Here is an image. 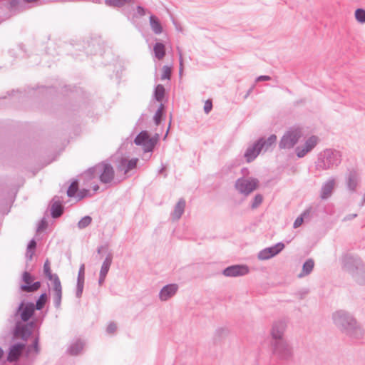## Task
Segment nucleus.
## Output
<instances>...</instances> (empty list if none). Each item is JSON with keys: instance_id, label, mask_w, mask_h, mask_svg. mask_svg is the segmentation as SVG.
Listing matches in <instances>:
<instances>
[{"instance_id": "obj_1", "label": "nucleus", "mask_w": 365, "mask_h": 365, "mask_svg": "<svg viewBox=\"0 0 365 365\" xmlns=\"http://www.w3.org/2000/svg\"><path fill=\"white\" fill-rule=\"evenodd\" d=\"M341 264L342 268L352 276L356 283L365 284V264L359 257L346 254L342 257Z\"/></svg>"}, {"instance_id": "obj_2", "label": "nucleus", "mask_w": 365, "mask_h": 365, "mask_svg": "<svg viewBox=\"0 0 365 365\" xmlns=\"http://www.w3.org/2000/svg\"><path fill=\"white\" fill-rule=\"evenodd\" d=\"M341 153L332 148H326L317 155L314 163L315 168L319 171H324L336 168L341 163Z\"/></svg>"}, {"instance_id": "obj_3", "label": "nucleus", "mask_w": 365, "mask_h": 365, "mask_svg": "<svg viewBox=\"0 0 365 365\" xmlns=\"http://www.w3.org/2000/svg\"><path fill=\"white\" fill-rule=\"evenodd\" d=\"M83 175L88 180L98 177L101 182L108 184L113 180L115 172L113 166L110 163L102 162L88 168L84 172Z\"/></svg>"}, {"instance_id": "obj_4", "label": "nucleus", "mask_w": 365, "mask_h": 365, "mask_svg": "<svg viewBox=\"0 0 365 365\" xmlns=\"http://www.w3.org/2000/svg\"><path fill=\"white\" fill-rule=\"evenodd\" d=\"M277 135L274 134L270 135L267 139L264 138H259L254 143L249 145L245 153L244 158L247 163L252 162L260 153L261 151L264 152L269 150L272 145L276 143Z\"/></svg>"}, {"instance_id": "obj_5", "label": "nucleus", "mask_w": 365, "mask_h": 365, "mask_svg": "<svg viewBox=\"0 0 365 365\" xmlns=\"http://www.w3.org/2000/svg\"><path fill=\"white\" fill-rule=\"evenodd\" d=\"M272 354L279 360L289 362L293 359V349L286 340L270 341Z\"/></svg>"}, {"instance_id": "obj_6", "label": "nucleus", "mask_w": 365, "mask_h": 365, "mask_svg": "<svg viewBox=\"0 0 365 365\" xmlns=\"http://www.w3.org/2000/svg\"><path fill=\"white\" fill-rule=\"evenodd\" d=\"M301 136V129L297 128H290L281 138L279 143V148L280 149L293 148L299 142Z\"/></svg>"}, {"instance_id": "obj_7", "label": "nucleus", "mask_w": 365, "mask_h": 365, "mask_svg": "<svg viewBox=\"0 0 365 365\" xmlns=\"http://www.w3.org/2000/svg\"><path fill=\"white\" fill-rule=\"evenodd\" d=\"M334 324L344 333L355 323V319L348 312L344 310H339L332 314Z\"/></svg>"}, {"instance_id": "obj_8", "label": "nucleus", "mask_w": 365, "mask_h": 365, "mask_svg": "<svg viewBox=\"0 0 365 365\" xmlns=\"http://www.w3.org/2000/svg\"><path fill=\"white\" fill-rule=\"evenodd\" d=\"M259 180L255 178H238L235 184L236 190L245 196L249 195L257 187Z\"/></svg>"}, {"instance_id": "obj_9", "label": "nucleus", "mask_w": 365, "mask_h": 365, "mask_svg": "<svg viewBox=\"0 0 365 365\" xmlns=\"http://www.w3.org/2000/svg\"><path fill=\"white\" fill-rule=\"evenodd\" d=\"M158 140V135L150 138L146 130L141 131L135 138L134 143L137 145H142L145 152H152Z\"/></svg>"}, {"instance_id": "obj_10", "label": "nucleus", "mask_w": 365, "mask_h": 365, "mask_svg": "<svg viewBox=\"0 0 365 365\" xmlns=\"http://www.w3.org/2000/svg\"><path fill=\"white\" fill-rule=\"evenodd\" d=\"M319 143V138L317 135H311L304 143L295 148L296 155L299 158H304L307 153H310Z\"/></svg>"}, {"instance_id": "obj_11", "label": "nucleus", "mask_w": 365, "mask_h": 365, "mask_svg": "<svg viewBox=\"0 0 365 365\" xmlns=\"http://www.w3.org/2000/svg\"><path fill=\"white\" fill-rule=\"evenodd\" d=\"M34 304L32 302H24L22 301L18 306L14 316L19 317L22 322H28L35 312Z\"/></svg>"}, {"instance_id": "obj_12", "label": "nucleus", "mask_w": 365, "mask_h": 365, "mask_svg": "<svg viewBox=\"0 0 365 365\" xmlns=\"http://www.w3.org/2000/svg\"><path fill=\"white\" fill-rule=\"evenodd\" d=\"M22 281L24 284H21L20 289L22 292H34L39 289L41 287V282L37 281L33 282L34 277L29 272L25 271L22 274Z\"/></svg>"}, {"instance_id": "obj_13", "label": "nucleus", "mask_w": 365, "mask_h": 365, "mask_svg": "<svg viewBox=\"0 0 365 365\" xmlns=\"http://www.w3.org/2000/svg\"><path fill=\"white\" fill-rule=\"evenodd\" d=\"M284 248V244L279 242L273 246L266 247L260 250L257 254V257L259 260H267L276 256L281 252Z\"/></svg>"}, {"instance_id": "obj_14", "label": "nucleus", "mask_w": 365, "mask_h": 365, "mask_svg": "<svg viewBox=\"0 0 365 365\" xmlns=\"http://www.w3.org/2000/svg\"><path fill=\"white\" fill-rule=\"evenodd\" d=\"M287 329V322L284 320L280 319L273 323L271 329L272 339L270 341H278L281 340H286L284 337V332Z\"/></svg>"}, {"instance_id": "obj_15", "label": "nucleus", "mask_w": 365, "mask_h": 365, "mask_svg": "<svg viewBox=\"0 0 365 365\" xmlns=\"http://www.w3.org/2000/svg\"><path fill=\"white\" fill-rule=\"evenodd\" d=\"M346 185L350 192H355L361 182V177L355 169L348 170L345 177Z\"/></svg>"}, {"instance_id": "obj_16", "label": "nucleus", "mask_w": 365, "mask_h": 365, "mask_svg": "<svg viewBox=\"0 0 365 365\" xmlns=\"http://www.w3.org/2000/svg\"><path fill=\"white\" fill-rule=\"evenodd\" d=\"M26 356L27 357H31V360L29 361H26L25 363L21 364V365H26L27 363H31V365L33 364V362L37 355L39 354L41 351V348L39 346V334H36L34 340L32 341V344L30 345L26 346Z\"/></svg>"}, {"instance_id": "obj_17", "label": "nucleus", "mask_w": 365, "mask_h": 365, "mask_svg": "<svg viewBox=\"0 0 365 365\" xmlns=\"http://www.w3.org/2000/svg\"><path fill=\"white\" fill-rule=\"evenodd\" d=\"M249 271V267L247 265L235 264L225 268L222 271V274L226 277H235L246 275Z\"/></svg>"}, {"instance_id": "obj_18", "label": "nucleus", "mask_w": 365, "mask_h": 365, "mask_svg": "<svg viewBox=\"0 0 365 365\" xmlns=\"http://www.w3.org/2000/svg\"><path fill=\"white\" fill-rule=\"evenodd\" d=\"M27 327L24 326L21 322H16L14 330V337L21 339L24 341V343H26L32 334L31 330H29Z\"/></svg>"}, {"instance_id": "obj_19", "label": "nucleus", "mask_w": 365, "mask_h": 365, "mask_svg": "<svg viewBox=\"0 0 365 365\" xmlns=\"http://www.w3.org/2000/svg\"><path fill=\"white\" fill-rule=\"evenodd\" d=\"M25 348L26 343H16L11 345L8 353L7 361L11 363L17 361Z\"/></svg>"}, {"instance_id": "obj_20", "label": "nucleus", "mask_w": 365, "mask_h": 365, "mask_svg": "<svg viewBox=\"0 0 365 365\" xmlns=\"http://www.w3.org/2000/svg\"><path fill=\"white\" fill-rule=\"evenodd\" d=\"M138 159L136 158L128 160L125 158H123L118 165V170L123 172L125 175H130L129 173L133 170L136 168Z\"/></svg>"}, {"instance_id": "obj_21", "label": "nucleus", "mask_w": 365, "mask_h": 365, "mask_svg": "<svg viewBox=\"0 0 365 365\" xmlns=\"http://www.w3.org/2000/svg\"><path fill=\"white\" fill-rule=\"evenodd\" d=\"M178 290V285L176 284H169L164 286L159 292V299L161 301H167L175 295Z\"/></svg>"}, {"instance_id": "obj_22", "label": "nucleus", "mask_w": 365, "mask_h": 365, "mask_svg": "<svg viewBox=\"0 0 365 365\" xmlns=\"http://www.w3.org/2000/svg\"><path fill=\"white\" fill-rule=\"evenodd\" d=\"M113 255L111 253H108L102 263L98 279V284L101 286L106 279L107 274L110 269V267L112 264Z\"/></svg>"}, {"instance_id": "obj_23", "label": "nucleus", "mask_w": 365, "mask_h": 365, "mask_svg": "<svg viewBox=\"0 0 365 365\" xmlns=\"http://www.w3.org/2000/svg\"><path fill=\"white\" fill-rule=\"evenodd\" d=\"M344 334L353 340H359L363 339L364 336V331L359 324H357L356 321H355L354 324L353 326H350Z\"/></svg>"}, {"instance_id": "obj_24", "label": "nucleus", "mask_w": 365, "mask_h": 365, "mask_svg": "<svg viewBox=\"0 0 365 365\" xmlns=\"http://www.w3.org/2000/svg\"><path fill=\"white\" fill-rule=\"evenodd\" d=\"M334 185L335 179L333 177H331L322 185L320 192V197L323 200L329 198L332 193Z\"/></svg>"}, {"instance_id": "obj_25", "label": "nucleus", "mask_w": 365, "mask_h": 365, "mask_svg": "<svg viewBox=\"0 0 365 365\" xmlns=\"http://www.w3.org/2000/svg\"><path fill=\"white\" fill-rule=\"evenodd\" d=\"M186 202L183 198H180L174 207V210L171 213L173 220H179L184 213Z\"/></svg>"}, {"instance_id": "obj_26", "label": "nucleus", "mask_w": 365, "mask_h": 365, "mask_svg": "<svg viewBox=\"0 0 365 365\" xmlns=\"http://www.w3.org/2000/svg\"><path fill=\"white\" fill-rule=\"evenodd\" d=\"M53 305L56 309L60 308L62 299V287L61 283L58 282L53 284Z\"/></svg>"}, {"instance_id": "obj_27", "label": "nucleus", "mask_w": 365, "mask_h": 365, "mask_svg": "<svg viewBox=\"0 0 365 365\" xmlns=\"http://www.w3.org/2000/svg\"><path fill=\"white\" fill-rule=\"evenodd\" d=\"M84 346V342L81 339H76L71 342V345L67 349V352L72 355L76 356L81 353Z\"/></svg>"}, {"instance_id": "obj_28", "label": "nucleus", "mask_w": 365, "mask_h": 365, "mask_svg": "<svg viewBox=\"0 0 365 365\" xmlns=\"http://www.w3.org/2000/svg\"><path fill=\"white\" fill-rule=\"evenodd\" d=\"M25 3H36V6L41 5L44 4L42 0H10L9 1V8L11 9H18L19 10L24 6Z\"/></svg>"}, {"instance_id": "obj_29", "label": "nucleus", "mask_w": 365, "mask_h": 365, "mask_svg": "<svg viewBox=\"0 0 365 365\" xmlns=\"http://www.w3.org/2000/svg\"><path fill=\"white\" fill-rule=\"evenodd\" d=\"M314 267V262L312 259L309 258L305 261L302 265V269L298 274V278H303L305 276L309 275L313 271Z\"/></svg>"}, {"instance_id": "obj_30", "label": "nucleus", "mask_w": 365, "mask_h": 365, "mask_svg": "<svg viewBox=\"0 0 365 365\" xmlns=\"http://www.w3.org/2000/svg\"><path fill=\"white\" fill-rule=\"evenodd\" d=\"M63 212V207L60 201H55L54 198L52 200V205L51 207V215L53 218H58L62 215Z\"/></svg>"}, {"instance_id": "obj_31", "label": "nucleus", "mask_w": 365, "mask_h": 365, "mask_svg": "<svg viewBox=\"0 0 365 365\" xmlns=\"http://www.w3.org/2000/svg\"><path fill=\"white\" fill-rule=\"evenodd\" d=\"M43 272L46 277L50 280L53 282V284L58 282H60V279L56 274H52L51 270L50 262L48 259H46L43 264Z\"/></svg>"}, {"instance_id": "obj_32", "label": "nucleus", "mask_w": 365, "mask_h": 365, "mask_svg": "<svg viewBox=\"0 0 365 365\" xmlns=\"http://www.w3.org/2000/svg\"><path fill=\"white\" fill-rule=\"evenodd\" d=\"M150 25L152 31L155 34H160L163 32V27L159 19L155 16L151 15L150 16Z\"/></svg>"}, {"instance_id": "obj_33", "label": "nucleus", "mask_w": 365, "mask_h": 365, "mask_svg": "<svg viewBox=\"0 0 365 365\" xmlns=\"http://www.w3.org/2000/svg\"><path fill=\"white\" fill-rule=\"evenodd\" d=\"M155 56L158 60H161L165 56V46L163 43L157 42L153 46Z\"/></svg>"}, {"instance_id": "obj_34", "label": "nucleus", "mask_w": 365, "mask_h": 365, "mask_svg": "<svg viewBox=\"0 0 365 365\" xmlns=\"http://www.w3.org/2000/svg\"><path fill=\"white\" fill-rule=\"evenodd\" d=\"M48 300V294L46 292L42 293L36 302V304H34L35 309L41 310L45 306L46 302Z\"/></svg>"}, {"instance_id": "obj_35", "label": "nucleus", "mask_w": 365, "mask_h": 365, "mask_svg": "<svg viewBox=\"0 0 365 365\" xmlns=\"http://www.w3.org/2000/svg\"><path fill=\"white\" fill-rule=\"evenodd\" d=\"M133 0H105L107 6L112 7H122L125 4L131 3Z\"/></svg>"}, {"instance_id": "obj_36", "label": "nucleus", "mask_w": 365, "mask_h": 365, "mask_svg": "<svg viewBox=\"0 0 365 365\" xmlns=\"http://www.w3.org/2000/svg\"><path fill=\"white\" fill-rule=\"evenodd\" d=\"M165 96V88L163 85L158 84L155 88L154 97L158 102H161Z\"/></svg>"}, {"instance_id": "obj_37", "label": "nucleus", "mask_w": 365, "mask_h": 365, "mask_svg": "<svg viewBox=\"0 0 365 365\" xmlns=\"http://www.w3.org/2000/svg\"><path fill=\"white\" fill-rule=\"evenodd\" d=\"M92 222L91 217L86 215L82 217L78 222L77 226L80 230L85 229L88 226H89Z\"/></svg>"}, {"instance_id": "obj_38", "label": "nucleus", "mask_w": 365, "mask_h": 365, "mask_svg": "<svg viewBox=\"0 0 365 365\" xmlns=\"http://www.w3.org/2000/svg\"><path fill=\"white\" fill-rule=\"evenodd\" d=\"M78 189V182L77 180H73L67 190V195L70 197H74Z\"/></svg>"}, {"instance_id": "obj_39", "label": "nucleus", "mask_w": 365, "mask_h": 365, "mask_svg": "<svg viewBox=\"0 0 365 365\" xmlns=\"http://www.w3.org/2000/svg\"><path fill=\"white\" fill-rule=\"evenodd\" d=\"M356 20L360 24L365 23V10L364 9H357L354 13Z\"/></svg>"}, {"instance_id": "obj_40", "label": "nucleus", "mask_w": 365, "mask_h": 365, "mask_svg": "<svg viewBox=\"0 0 365 365\" xmlns=\"http://www.w3.org/2000/svg\"><path fill=\"white\" fill-rule=\"evenodd\" d=\"M163 109L164 106L161 103L154 115L153 120L157 125H158L161 122Z\"/></svg>"}, {"instance_id": "obj_41", "label": "nucleus", "mask_w": 365, "mask_h": 365, "mask_svg": "<svg viewBox=\"0 0 365 365\" xmlns=\"http://www.w3.org/2000/svg\"><path fill=\"white\" fill-rule=\"evenodd\" d=\"M263 201V197L261 194H257L251 203V208L252 209H256L257 208L262 202Z\"/></svg>"}, {"instance_id": "obj_42", "label": "nucleus", "mask_w": 365, "mask_h": 365, "mask_svg": "<svg viewBox=\"0 0 365 365\" xmlns=\"http://www.w3.org/2000/svg\"><path fill=\"white\" fill-rule=\"evenodd\" d=\"M172 70L171 68L168 66H163V73L161 75V80H170L171 77Z\"/></svg>"}, {"instance_id": "obj_43", "label": "nucleus", "mask_w": 365, "mask_h": 365, "mask_svg": "<svg viewBox=\"0 0 365 365\" xmlns=\"http://www.w3.org/2000/svg\"><path fill=\"white\" fill-rule=\"evenodd\" d=\"M84 287V281L77 280L76 296L77 298H81L83 294Z\"/></svg>"}, {"instance_id": "obj_44", "label": "nucleus", "mask_w": 365, "mask_h": 365, "mask_svg": "<svg viewBox=\"0 0 365 365\" xmlns=\"http://www.w3.org/2000/svg\"><path fill=\"white\" fill-rule=\"evenodd\" d=\"M308 214V212H304L300 216L297 217L293 224L294 228H297L301 226L304 222V217Z\"/></svg>"}, {"instance_id": "obj_45", "label": "nucleus", "mask_w": 365, "mask_h": 365, "mask_svg": "<svg viewBox=\"0 0 365 365\" xmlns=\"http://www.w3.org/2000/svg\"><path fill=\"white\" fill-rule=\"evenodd\" d=\"M77 280L84 281L85 280V264H81L78 273Z\"/></svg>"}, {"instance_id": "obj_46", "label": "nucleus", "mask_w": 365, "mask_h": 365, "mask_svg": "<svg viewBox=\"0 0 365 365\" xmlns=\"http://www.w3.org/2000/svg\"><path fill=\"white\" fill-rule=\"evenodd\" d=\"M47 227V222L45 217L42 218L41 220L39 222L38 227H37V231H41L46 229Z\"/></svg>"}, {"instance_id": "obj_47", "label": "nucleus", "mask_w": 365, "mask_h": 365, "mask_svg": "<svg viewBox=\"0 0 365 365\" xmlns=\"http://www.w3.org/2000/svg\"><path fill=\"white\" fill-rule=\"evenodd\" d=\"M212 108V103L211 100H207L204 105V111L205 113H209Z\"/></svg>"}, {"instance_id": "obj_48", "label": "nucleus", "mask_w": 365, "mask_h": 365, "mask_svg": "<svg viewBox=\"0 0 365 365\" xmlns=\"http://www.w3.org/2000/svg\"><path fill=\"white\" fill-rule=\"evenodd\" d=\"M116 329V324L114 322H110L107 327L106 331L108 334H113L115 331Z\"/></svg>"}, {"instance_id": "obj_49", "label": "nucleus", "mask_w": 365, "mask_h": 365, "mask_svg": "<svg viewBox=\"0 0 365 365\" xmlns=\"http://www.w3.org/2000/svg\"><path fill=\"white\" fill-rule=\"evenodd\" d=\"M89 191L86 189H82L79 191L78 194V197L79 200H81L87 196H88Z\"/></svg>"}, {"instance_id": "obj_50", "label": "nucleus", "mask_w": 365, "mask_h": 365, "mask_svg": "<svg viewBox=\"0 0 365 365\" xmlns=\"http://www.w3.org/2000/svg\"><path fill=\"white\" fill-rule=\"evenodd\" d=\"M36 247V242L35 241V240L32 239L28 244L27 250L34 251Z\"/></svg>"}, {"instance_id": "obj_51", "label": "nucleus", "mask_w": 365, "mask_h": 365, "mask_svg": "<svg viewBox=\"0 0 365 365\" xmlns=\"http://www.w3.org/2000/svg\"><path fill=\"white\" fill-rule=\"evenodd\" d=\"M136 11H137V14L140 16L145 15V9L143 7H142L141 6H137Z\"/></svg>"}, {"instance_id": "obj_52", "label": "nucleus", "mask_w": 365, "mask_h": 365, "mask_svg": "<svg viewBox=\"0 0 365 365\" xmlns=\"http://www.w3.org/2000/svg\"><path fill=\"white\" fill-rule=\"evenodd\" d=\"M271 77L269 76H259L256 78V82L269 81Z\"/></svg>"}, {"instance_id": "obj_53", "label": "nucleus", "mask_w": 365, "mask_h": 365, "mask_svg": "<svg viewBox=\"0 0 365 365\" xmlns=\"http://www.w3.org/2000/svg\"><path fill=\"white\" fill-rule=\"evenodd\" d=\"M34 254V250H27L26 252V258L27 260H31L33 255Z\"/></svg>"}, {"instance_id": "obj_54", "label": "nucleus", "mask_w": 365, "mask_h": 365, "mask_svg": "<svg viewBox=\"0 0 365 365\" xmlns=\"http://www.w3.org/2000/svg\"><path fill=\"white\" fill-rule=\"evenodd\" d=\"M178 53H179V63H180L179 73L180 75L182 71V53L180 51H178Z\"/></svg>"}, {"instance_id": "obj_55", "label": "nucleus", "mask_w": 365, "mask_h": 365, "mask_svg": "<svg viewBox=\"0 0 365 365\" xmlns=\"http://www.w3.org/2000/svg\"><path fill=\"white\" fill-rule=\"evenodd\" d=\"M357 217V214H350L344 217V221H348L353 220L354 218Z\"/></svg>"}, {"instance_id": "obj_56", "label": "nucleus", "mask_w": 365, "mask_h": 365, "mask_svg": "<svg viewBox=\"0 0 365 365\" xmlns=\"http://www.w3.org/2000/svg\"><path fill=\"white\" fill-rule=\"evenodd\" d=\"M35 324H36V323H35L34 322H33V321H32V322H29V323H27V324H24V326H28V327H28V329H29V330H31V331H32V329H34V327H35Z\"/></svg>"}, {"instance_id": "obj_57", "label": "nucleus", "mask_w": 365, "mask_h": 365, "mask_svg": "<svg viewBox=\"0 0 365 365\" xmlns=\"http://www.w3.org/2000/svg\"><path fill=\"white\" fill-rule=\"evenodd\" d=\"M255 84H254V85H252V86H251V88L247 91V93H246V95H245V98H247V97L251 94V93L252 92V91H253V90H254V88H255Z\"/></svg>"}, {"instance_id": "obj_58", "label": "nucleus", "mask_w": 365, "mask_h": 365, "mask_svg": "<svg viewBox=\"0 0 365 365\" xmlns=\"http://www.w3.org/2000/svg\"><path fill=\"white\" fill-rule=\"evenodd\" d=\"M99 189V186L98 185H95L93 187V190L94 192H96L97 190H98Z\"/></svg>"}, {"instance_id": "obj_59", "label": "nucleus", "mask_w": 365, "mask_h": 365, "mask_svg": "<svg viewBox=\"0 0 365 365\" xmlns=\"http://www.w3.org/2000/svg\"><path fill=\"white\" fill-rule=\"evenodd\" d=\"M144 115H145L144 114H142V115H141L140 118H139V120H138V123H140L141 120H143V117H144Z\"/></svg>"}, {"instance_id": "obj_60", "label": "nucleus", "mask_w": 365, "mask_h": 365, "mask_svg": "<svg viewBox=\"0 0 365 365\" xmlns=\"http://www.w3.org/2000/svg\"><path fill=\"white\" fill-rule=\"evenodd\" d=\"M102 248H103V247H100L98 248V253L101 252Z\"/></svg>"}, {"instance_id": "obj_61", "label": "nucleus", "mask_w": 365, "mask_h": 365, "mask_svg": "<svg viewBox=\"0 0 365 365\" xmlns=\"http://www.w3.org/2000/svg\"><path fill=\"white\" fill-rule=\"evenodd\" d=\"M165 169L164 167H163L160 170H159V173H162L163 171V170Z\"/></svg>"}, {"instance_id": "obj_62", "label": "nucleus", "mask_w": 365, "mask_h": 365, "mask_svg": "<svg viewBox=\"0 0 365 365\" xmlns=\"http://www.w3.org/2000/svg\"><path fill=\"white\" fill-rule=\"evenodd\" d=\"M355 107H356V108H357V109H360V108H361V106H355Z\"/></svg>"}, {"instance_id": "obj_63", "label": "nucleus", "mask_w": 365, "mask_h": 365, "mask_svg": "<svg viewBox=\"0 0 365 365\" xmlns=\"http://www.w3.org/2000/svg\"><path fill=\"white\" fill-rule=\"evenodd\" d=\"M303 298V294H300V299Z\"/></svg>"}, {"instance_id": "obj_64", "label": "nucleus", "mask_w": 365, "mask_h": 365, "mask_svg": "<svg viewBox=\"0 0 365 365\" xmlns=\"http://www.w3.org/2000/svg\"><path fill=\"white\" fill-rule=\"evenodd\" d=\"M43 3H48V1H46V0H42Z\"/></svg>"}]
</instances>
